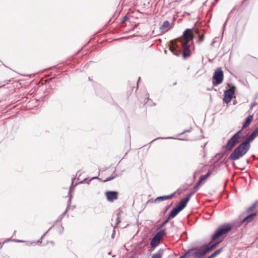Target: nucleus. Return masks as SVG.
I'll use <instances>...</instances> for the list:
<instances>
[{"mask_svg": "<svg viewBox=\"0 0 258 258\" xmlns=\"http://www.w3.org/2000/svg\"><path fill=\"white\" fill-rule=\"evenodd\" d=\"M192 30L186 29L181 37L171 41L169 49L174 54L179 56L182 53L184 59L191 55L189 42L194 38Z\"/></svg>", "mask_w": 258, "mask_h": 258, "instance_id": "obj_1", "label": "nucleus"}, {"mask_svg": "<svg viewBox=\"0 0 258 258\" xmlns=\"http://www.w3.org/2000/svg\"><path fill=\"white\" fill-rule=\"evenodd\" d=\"M233 226L230 224H226L221 226L213 235L212 239L215 241L214 243H210L211 246H214V248L221 242L226 234L231 231Z\"/></svg>", "mask_w": 258, "mask_h": 258, "instance_id": "obj_2", "label": "nucleus"}, {"mask_svg": "<svg viewBox=\"0 0 258 258\" xmlns=\"http://www.w3.org/2000/svg\"><path fill=\"white\" fill-rule=\"evenodd\" d=\"M249 148V143L245 141L234 149L229 158L232 160H236L245 155Z\"/></svg>", "mask_w": 258, "mask_h": 258, "instance_id": "obj_3", "label": "nucleus"}, {"mask_svg": "<svg viewBox=\"0 0 258 258\" xmlns=\"http://www.w3.org/2000/svg\"><path fill=\"white\" fill-rule=\"evenodd\" d=\"M249 148V143L245 141L234 149L229 158L232 160H236L245 155Z\"/></svg>", "mask_w": 258, "mask_h": 258, "instance_id": "obj_4", "label": "nucleus"}, {"mask_svg": "<svg viewBox=\"0 0 258 258\" xmlns=\"http://www.w3.org/2000/svg\"><path fill=\"white\" fill-rule=\"evenodd\" d=\"M242 131H239L235 134L227 142L225 146L227 150H232L234 147L239 142V139L241 137Z\"/></svg>", "mask_w": 258, "mask_h": 258, "instance_id": "obj_5", "label": "nucleus"}, {"mask_svg": "<svg viewBox=\"0 0 258 258\" xmlns=\"http://www.w3.org/2000/svg\"><path fill=\"white\" fill-rule=\"evenodd\" d=\"M165 234V229L162 230L158 232L151 240L150 242L151 246L153 247L157 246L159 244L160 240Z\"/></svg>", "mask_w": 258, "mask_h": 258, "instance_id": "obj_6", "label": "nucleus"}, {"mask_svg": "<svg viewBox=\"0 0 258 258\" xmlns=\"http://www.w3.org/2000/svg\"><path fill=\"white\" fill-rule=\"evenodd\" d=\"M223 72L221 68H218L215 72L213 78V84L219 85L223 82Z\"/></svg>", "mask_w": 258, "mask_h": 258, "instance_id": "obj_7", "label": "nucleus"}, {"mask_svg": "<svg viewBox=\"0 0 258 258\" xmlns=\"http://www.w3.org/2000/svg\"><path fill=\"white\" fill-rule=\"evenodd\" d=\"M235 91V87L232 86L229 89L224 92L223 101L226 103L231 102Z\"/></svg>", "mask_w": 258, "mask_h": 258, "instance_id": "obj_8", "label": "nucleus"}, {"mask_svg": "<svg viewBox=\"0 0 258 258\" xmlns=\"http://www.w3.org/2000/svg\"><path fill=\"white\" fill-rule=\"evenodd\" d=\"M214 246H211L210 243H209L206 245V247L203 249H199L195 251L194 253H192L191 255L196 258H200L202 256L204 255L209 251L212 250Z\"/></svg>", "mask_w": 258, "mask_h": 258, "instance_id": "obj_9", "label": "nucleus"}, {"mask_svg": "<svg viewBox=\"0 0 258 258\" xmlns=\"http://www.w3.org/2000/svg\"><path fill=\"white\" fill-rule=\"evenodd\" d=\"M104 195L108 202L113 203L118 199L119 193L116 191H107Z\"/></svg>", "mask_w": 258, "mask_h": 258, "instance_id": "obj_10", "label": "nucleus"}, {"mask_svg": "<svg viewBox=\"0 0 258 258\" xmlns=\"http://www.w3.org/2000/svg\"><path fill=\"white\" fill-rule=\"evenodd\" d=\"M213 169L209 170L207 173L205 175H202L200 177L199 180L198 181L197 185L195 186V188L200 186L201 184H203L204 181L212 174Z\"/></svg>", "mask_w": 258, "mask_h": 258, "instance_id": "obj_11", "label": "nucleus"}, {"mask_svg": "<svg viewBox=\"0 0 258 258\" xmlns=\"http://www.w3.org/2000/svg\"><path fill=\"white\" fill-rule=\"evenodd\" d=\"M192 195V194H189L185 199H183L181 200L180 203L178 204L177 207L179 209V210L181 211L183 210L187 205V203L190 200V198Z\"/></svg>", "mask_w": 258, "mask_h": 258, "instance_id": "obj_12", "label": "nucleus"}, {"mask_svg": "<svg viewBox=\"0 0 258 258\" xmlns=\"http://www.w3.org/2000/svg\"><path fill=\"white\" fill-rule=\"evenodd\" d=\"M258 213V211L256 213H252L251 214L249 215L246 216L242 221V224H247L248 223L251 222L256 217L257 214Z\"/></svg>", "mask_w": 258, "mask_h": 258, "instance_id": "obj_13", "label": "nucleus"}, {"mask_svg": "<svg viewBox=\"0 0 258 258\" xmlns=\"http://www.w3.org/2000/svg\"><path fill=\"white\" fill-rule=\"evenodd\" d=\"M170 29V23L167 20L164 21L160 27V30L162 32H166Z\"/></svg>", "mask_w": 258, "mask_h": 258, "instance_id": "obj_14", "label": "nucleus"}, {"mask_svg": "<svg viewBox=\"0 0 258 258\" xmlns=\"http://www.w3.org/2000/svg\"><path fill=\"white\" fill-rule=\"evenodd\" d=\"M257 136H258V127H256L254 131L251 133L246 141L249 143L251 141L253 140Z\"/></svg>", "mask_w": 258, "mask_h": 258, "instance_id": "obj_15", "label": "nucleus"}, {"mask_svg": "<svg viewBox=\"0 0 258 258\" xmlns=\"http://www.w3.org/2000/svg\"><path fill=\"white\" fill-rule=\"evenodd\" d=\"M253 117L252 115H249L246 118L245 121L243 124L242 130L247 127L251 123L252 120H253Z\"/></svg>", "mask_w": 258, "mask_h": 258, "instance_id": "obj_16", "label": "nucleus"}, {"mask_svg": "<svg viewBox=\"0 0 258 258\" xmlns=\"http://www.w3.org/2000/svg\"><path fill=\"white\" fill-rule=\"evenodd\" d=\"M175 193L172 194L170 195L169 196H162V197H159L157 198H156L155 200V202L158 201H161L163 200H167L169 199H171L174 195Z\"/></svg>", "mask_w": 258, "mask_h": 258, "instance_id": "obj_17", "label": "nucleus"}, {"mask_svg": "<svg viewBox=\"0 0 258 258\" xmlns=\"http://www.w3.org/2000/svg\"><path fill=\"white\" fill-rule=\"evenodd\" d=\"M181 211L179 209L176 207L174 209H173L170 212L169 214V218H173L175 217L177 214Z\"/></svg>", "mask_w": 258, "mask_h": 258, "instance_id": "obj_18", "label": "nucleus"}, {"mask_svg": "<svg viewBox=\"0 0 258 258\" xmlns=\"http://www.w3.org/2000/svg\"><path fill=\"white\" fill-rule=\"evenodd\" d=\"M258 203L256 202L253 203L251 206L249 207L248 208V212H251L253 211L255 209L256 207L257 206Z\"/></svg>", "mask_w": 258, "mask_h": 258, "instance_id": "obj_19", "label": "nucleus"}, {"mask_svg": "<svg viewBox=\"0 0 258 258\" xmlns=\"http://www.w3.org/2000/svg\"><path fill=\"white\" fill-rule=\"evenodd\" d=\"M192 249L189 250L187 252H186L183 255L180 257L179 258H186L187 256H189L192 251Z\"/></svg>", "mask_w": 258, "mask_h": 258, "instance_id": "obj_20", "label": "nucleus"}, {"mask_svg": "<svg viewBox=\"0 0 258 258\" xmlns=\"http://www.w3.org/2000/svg\"><path fill=\"white\" fill-rule=\"evenodd\" d=\"M115 176L112 175L111 176H110V177H109L108 178H105L104 179H103L102 181L103 182H107V181H109V180H110L111 179H113V178H115Z\"/></svg>", "mask_w": 258, "mask_h": 258, "instance_id": "obj_21", "label": "nucleus"}, {"mask_svg": "<svg viewBox=\"0 0 258 258\" xmlns=\"http://www.w3.org/2000/svg\"><path fill=\"white\" fill-rule=\"evenodd\" d=\"M152 258H161V255L160 253H156L152 256Z\"/></svg>", "mask_w": 258, "mask_h": 258, "instance_id": "obj_22", "label": "nucleus"}, {"mask_svg": "<svg viewBox=\"0 0 258 258\" xmlns=\"http://www.w3.org/2000/svg\"><path fill=\"white\" fill-rule=\"evenodd\" d=\"M204 40V36L203 35H199V42H201L203 41Z\"/></svg>", "mask_w": 258, "mask_h": 258, "instance_id": "obj_23", "label": "nucleus"}, {"mask_svg": "<svg viewBox=\"0 0 258 258\" xmlns=\"http://www.w3.org/2000/svg\"><path fill=\"white\" fill-rule=\"evenodd\" d=\"M170 218H169V216L168 218H167V219L164 222L163 225H165V224H167L169 222V221L170 219Z\"/></svg>", "mask_w": 258, "mask_h": 258, "instance_id": "obj_24", "label": "nucleus"}, {"mask_svg": "<svg viewBox=\"0 0 258 258\" xmlns=\"http://www.w3.org/2000/svg\"><path fill=\"white\" fill-rule=\"evenodd\" d=\"M175 2H180L182 0H174Z\"/></svg>", "mask_w": 258, "mask_h": 258, "instance_id": "obj_25", "label": "nucleus"}, {"mask_svg": "<svg viewBox=\"0 0 258 258\" xmlns=\"http://www.w3.org/2000/svg\"><path fill=\"white\" fill-rule=\"evenodd\" d=\"M195 31L197 33H199V31L198 30H196Z\"/></svg>", "mask_w": 258, "mask_h": 258, "instance_id": "obj_26", "label": "nucleus"}, {"mask_svg": "<svg viewBox=\"0 0 258 258\" xmlns=\"http://www.w3.org/2000/svg\"><path fill=\"white\" fill-rule=\"evenodd\" d=\"M126 19H127V18H126V17H124V21H126Z\"/></svg>", "mask_w": 258, "mask_h": 258, "instance_id": "obj_27", "label": "nucleus"}, {"mask_svg": "<svg viewBox=\"0 0 258 258\" xmlns=\"http://www.w3.org/2000/svg\"><path fill=\"white\" fill-rule=\"evenodd\" d=\"M3 86V85H2V86ZM2 87V86H0V87Z\"/></svg>", "mask_w": 258, "mask_h": 258, "instance_id": "obj_28", "label": "nucleus"}]
</instances>
